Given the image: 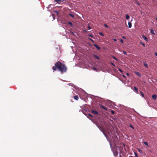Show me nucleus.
Returning <instances> with one entry per match:
<instances>
[{
	"label": "nucleus",
	"instance_id": "nucleus-1",
	"mask_svg": "<svg viewBox=\"0 0 157 157\" xmlns=\"http://www.w3.org/2000/svg\"><path fill=\"white\" fill-rule=\"evenodd\" d=\"M52 69L53 72L56 71L57 69L62 73L66 72L67 70V68L65 64L59 61L56 62L55 64V66L52 67Z\"/></svg>",
	"mask_w": 157,
	"mask_h": 157
},
{
	"label": "nucleus",
	"instance_id": "nucleus-2",
	"mask_svg": "<svg viewBox=\"0 0 157 157\" xmlns=\"http://www.w3.org/2000/svg\"><path fill=\"white\" fill-rule=\"evenodd\" d=\"M91 112L93 114L95 115H97L98 114V112L97 111L93 109L91 110Z\"/></svg>",
	"mask_w": 157,
	"mask_h": 157
},
{
	"label": "nucleus",
	"instance_id": "nucleus-3",
	"mask_svg": "<svg viewBox=\"0 0 157 157\" xmlns=\"http://www.w3.org/2000/svg\"><path fill=\"white\" fill-rule=\"evenodd\" d=\"M93 46L95 47L98 50H100L101 49V48L96 44H94Z\"/></svg>",
	"mask_w": 157,
	"mask_h": 157
},
{
	"label": "nucleus",
	"instance_id": "nucleus-4",
	"mask_svg": "<svg viewBox=\"0 0 157 157\" xmlns=\"http://www.w3.org/2000/svg\"><path fill=\"white\" fill-rule=\"evenodd\" d=\"M152 98L154 100H155L157 98V96L155 94L153 95L152 96Z\"/></svg>",
	"mask_w": 157,
	"mask_h": 157
},
{
	"label": "nucleus",
	"instance_id": "nucleus-5",
	"mask_svg": "<svg viewBox=\"0 0 157 157\" xmlns=\"http://www.w3.org/2000/svg\"><path fill=\"white\" fill-rule=\"evenodd\" d=\"M100 106L102 108H103V109H105V110H107V108L105 107L104 106L102 105H100Z\"/></svg>",
	"mask_w": 157,
	"mask_h": 157
},
{
	"label": "nucleus",
	"instance_id": "nucleus-6",
	"mask_svg": "<svg viewBox=\"0 0 157 157\" xmlns=\"http://www.w3.org/2000/svg\"><path fill=\"white\" fill-rule=\"evenodd\" d=\"M93 56H94V57L95 58L97 59L98 60H100V58H99V57L97 55H94Z\"/></svg>",
	"mask_w": 157,
	"mask_h": 157
},
{
	"label": "nucleus",
	"instance_id": "nucleus-7",
	"mask_svg": "<svg viewBox=\"0 0 157 157\" xmlns=\"http://www.w3.org/2000/svg\"><path fill=\"white\" fill-rule=\"evenodd\" d=\"M54 1L59 4H60L62 2V1L61 0H54Z\"/></svg>",
	"mask_w": 157,
	"mask_h": 157
},
{
	"label": "nucleus",
	"instance_id": "nucleus-8",
	"mask_svg": "<svg viewBox=\"0 0 157 157\" xmlns=\"http://www.w3.org/2000/svg\"><path fill=\"white\" fill-rule=\"evenodd\" d=\"M142 37L146 41H147L148 40V39L145 36H142Z\"/></svg>",
	"mask_w": 157,
	"mask_h": 157
},
{
	"label": "nucleus",
	"instance_id": "nucleus-9",
	"mask_svg": "<svg viewBox=\"0 0 157 157\" xmlns=\"http://www.w3.org/2000/svg\"><path fill=\"white\" fill-rule=\"evenodd\" d=\"M74 98L76 100H78V97L77 95H76L75 96H74Z\"/></svg>",
	"mask_w": 157,
	"mask_h": 157
},
{
	"label": "nucleus",
	"instance_id": "nucleus-10",
	"mask_svg": "<svg viewBox=\"0 0 157 157\" xmlns=\"http://www.w3.org/2000/svg\"><path fill=\"white\" fill-rule=\"evenodd\" d=\"M113 154L115 156H117L118 155V152L117 151H116L113 152Z\"/></svg>",
	"mask_w": 157,
	"mask_h": 157
},
{
	"label": "nucleus",
	"instance_id": "nucleus-11",
	"mask_svg": "<svg viewBox=\"0 0 157 157\" xmlns=\"http://www.w3.org/2000/svg\"><path fill=\"white\" fill-rule=\"evenodd\" d=\"M128 27L131 28L132 27V23L130 22H128Z\"/></svg>",
	"mask_w": 157,
	"mask_h": 157
},
{
	"label": "nucleus",
	"instance_id": "nucleus-12",
	"mask_svg": "<svg viewBox=\"0 0 157 157\" xmlns=\"http://www.w3.org/2000/svg\"><path fill=\"white\" fill-rule=\"evenodd\" d=\"M134 89L136 91V92L137 93H138V88L136 86L134 87Z\"/></svg>",
	"mask_w": 157,
	"mask_h": 157
},
{
	"label": "nucleus",
	"instance_id": "nucleus-13",
	"mask_svg": "<svg viewBox=\"0 0 157 157\" xmlns=\"http://www.w3.org/2000/svg\"><path fill=\"white\" fill-rule=\"evenodd\" d=\"M87 117H90V118H93V116L91 114H88Z\"/></svg>",
	"mask_w": 157,
	"mask_h": 157
},
{
	"label": "nucleus",
	"instance_id": "nucleus-14",
	"mask_svg": "<svg viewBox=\"0 0 157 157\" xmlns=\"http://www.w3.org/2000/svg\"><path fill=\"white\" fill-rule=\"evenodd\" d=\"M144 66L145 67H146V68H148V65H147V64L146 63H144Z\"/></svg>",
	"mask_w": 157,
	"mask_h": 157
},
{
	"label": "nucleus",
	"instance_id": "nucleus-15",
	"mask_svg": "<svg viewBox=\"0 0 157 157\" xmlns=\"http://www.w3.org/2000/svg\"><path fill=\"white\" fill-rule=\"evenodd\" d=\"M126 19L127 20H128L129 19V16L128 15H126Z\"/></svg>",
	"mask_w": 157,
	"mask_h": 157
},
{
	"label": "nucleus",
	"instance_id": "nucleus-16",
	"mask_svg": "<svg viewBox=\"0 0 157 157\" xmlns=\"http://www.w3.org/2000/svg\"><path fill=\"white\" fill-rule=\"evenodd\" d=\"M136 74L137 75H138V76H141V75H140V74L139 72H136Z\"/></svg>",
	"mask_w": 157,
	"mask_h": 157
},
{
	"label": "nucleus",
	"instance_id": "nucleus-17",
	"mask_svg": "<svg viewBox=\"0 0 157 157\" xmlns=\"http://www.w3.org/2000/svg\"><path fill=\"white\" fill-rule=\"evenodd\" d=\"M151 32L152 34H155V33H154V31L152 29H151Z\"/></svg>",
	"mask_w": 157,
	"mask_h": 157
},
{
	"label": "nucleus",
	"instance_id": "nucleus-18",
	"mask_svg": "<svg viewBox=\"0 0 157 157\" xmlns=\"http://www.w3.org/2000/svg\"><path fill=\"white\" fill-rule=\"evenodd\" d=\"M140 43L141 44H142V45L144 46H144H145V44H144V43H143V42H140Z\"/></svg>",
	"mask_w": 157,
	"mask_h": 157
},
{
	"label": "nucleus",
	"instance_id": "nucleus-19",
	"mask_svg": "<svg viewBox=\"0 0 157 157\" xmlns=\"http://www.w3.org/2000/svg\"><path fill=\"white\" fill-rule=\"evenodd\" d=\"M68 24L70 25H71V26H73V24L71 22H68Z\"/></svg>",
	"mask_w": 157,
	"mask_h": 157
},
{
	"label": "nucleus",
	"instance_id": "nucleus-20",
	"mask_svg": "<svg viewBox=\"0 0 157 157\" xmlns=\"http://www.w3.org/2000/svg\"><path fill=\"white\" fill-rule=\"evenodd\" d=\"M69 15L71 16V17H72L73 18H74V16L71 13H69Z\"/></svg>",
	"mask_w": 157,
	"mask_h": 157
},
{
	"label": "nucleus",
	"instance_id": "nucleus-21",
	"mask_svg": "<svg viewBox=\"0 0 157 157\" xmlns=\"http://www.w3.org/2000/svg\"><path fill=\"white\" fill-rule=\"evenodd\" d=\"M140 94L141 95V96H142L144 98V94H143V93L142 92V91H140Z\"/></svg>",
	"mask_w": 157,
	"mask_h": 157
},
{
	"label": "nucleus",
	"instance_id": "nucleus-22",
	"mask_svg": "<svg viewBox=\"0 0 157 157\" xmlns=\"http://www.w3.org/2000/svg\"><path fill=\"white\" fill-rule=\"evenodd\" d=\"M111 113L113 114H114V113H115V112L113 110H112L111 111Z\"/></svg>",
	"mask_w": 157,
	"mask_h": 157
},
{
	"label": "nucleus",
	"instance_id": "nucleus-23",
	"mask_svg": "<svg viewBox=\"0 0 157 157\" xmlns=\"http://www.w3.org/2000/svg\"><path fill=\"white\" fill-rule=\"evenodd\" d=\"M138 151H139L140 153H142V151H141V150L140 149L138 148Z\"/></svg>",
	"mask_w": 157,
	"mask_h": 157
},
{
	"label": "nucleus",
	"instance_id": "nucleus-24",
	"mask_svg": "<svg viewBox=\"0 0 157 157\" xmlns=\"http://www.w3.org/2000/svg\"><path fill=\"white\" fill-rule=\"evenodd\" d=\"M99 34L100 35H101V36H104V34L103 33H99Z\"/></svg>",
	"mask_w": 157,
	"mask_h": 157
},
{
	"label": "nucleus",
	"instance_id": "nucleus-25",
	"mask_svg": "<svg viewBox=\"0 0 157 157\" xmlns=\"http://www.w3.org/2000/svg\"><path fill=\"white\" fill-rule=\"evenodd\" d=\"M118 70L121 73H122L123 72V71L120 68L118 69Z\"/></svg>",
	"mask_w": 157,
	"mask_h": 157
},
{
	"label": "nucleus",
	"instance_id": "nucleus-26",
	"mask_svg": "<svg viewBox=\"0 0 157 157\" xmlns=\"http://www.w3.org/2000/svg\"><path fill=\"white\" fill-rule=\"evenodd\" d=\"M88 28L89 29H91V28L90 27L89 24L88 25Z\"/></svg>",
	"mask_w": 157,
	"mask_h": 157
},
{
	"label": "nucleus",
	"instance_id": "nucleus-27",
	"mask_svg": "<svg viewBox=\"0 0 157 157\" xmlns=\"http://www.w3.org/2000/svg\"><path fill=\"white\" fill-rule=\"evenodd\" d=\"M144 144L146 145L147 146L148 145V144L147 142H144Z\"/></svg>",
	"mask_w": 157,
	"mask_h": 157
},
{
	"label": "nucleus",
	"instance_id": "nucleus-28",
	"mask_svg": "<svg viewBox=\"0 0 157 157\" xmlns=\"http://www.w3.org/2000/svg\"><path fill=\"white\" fill-rule=\"evenodd\" d=\"M130 127L131 128H132L133 129H134V127H133L132 125L130 124Z\"/></svg>",
	"mask_w": 157,
	"mask_h": 157
},
{
	"label": "nucleus",
	"instance_id": "nucleus-29",
	"mask_svg": "<svg viewBox=\"0 0 157 157\" xmlns=\"http://www.w3.org/2000/svg\"><path fill=\"white\" fill-rule=\"evenodd\" d=\"M111 64L112 65H113V66H114V67H115V64H114V63H113L111 62Z\"/></svg>",
	"mask_w": 157,
	"mask_h": 157
},
{
	"label": "nucleus",
	"instance_id": "nucleus-30",
	"mask_svg": "<svg viewBox=\"0 0 157 157\" xmlns=\"http://www.w3.org/2000/svg\"><path fill=\"white\" fill-rule=\"evenodd\" d=\"M104 26L105 27H106V28H108V25L106 24H104Z\"/></svg>",
	"mask_w": 157,
	"mask_h": 157
},
{
	"label": "nucleus",
	"instance_id": "nucleus-31",
	"mask_svg": "<svg viewBox=\"0 0 157 157\" xmlns=\"http://www.w3.org/2000/svg\"><path fill=\"white\" fill-rule=\"evenodd\" d=\"M55 13H56L57 14H58V12L57 11H54Z\"/></svg>",
	"mask_w": 157,
	"mask_h": 157
},
{
	"label": "nucleus",
	"instance_id": "nucleus-32",
	"mask_svg": "<svg viewBox=\"0 0 157 157\" xmlns=\"http://www.w3.org/2000/svg\"><path fill=\"white\" fill-rule=\"evenodd\" d=\"M88 36L91 37L92 38H93V35H90V34Z\"/></svg>",
	"mask_w": 157,
	"mask_h": 157
},
{
	"label": "nucleus",
	"instance_id": "nucleus-33",
	"mask_svg": "<svg viewBox=\"0 0 157 157\" xmlns=\"http://www.w3.org/2000/svg\"><path fill=\"white\" fill-rule=\"evenodd\" d=\"M90 39V40H91V41L92 42H93V43H94V41L92 39Z\"/></svg>",
	"mask_w": 157,
	"mask_h": 157
},
{
	"label": "nucleus",
	"instance_id": "nucleus-34",
	"mask_svg": "<svg viewBox=\"0 0 157 157\" xmlns=\"http://www.w3.org/2000/svg\"><path fill=\"white\" fill-rule=\"evenodd\" d=\"M123 53L125 55L126 54V53H127L125 51H124L123 52Z\"/></svg>",
	"mask_w": 157,
	"mask_h": 157
},
{
	"label": "nucleus",
	"instance_id": "nucleus-35",
	"mask_svg": "<svg viewBox=\"0 0 157 157\" xmlns=\"http://www.w3.org/2000/svg\"><path fill=\"white\" fill-rule=\"evenodd\" d=\"M120 41L122 43H123V40H122V39H121L120 40Z\"/></svg>",
	"mask_w": 157,
	"mask_h": 157
},
{
	"label": "nucleus",
	"instance_id": "nucleus-36",
	"mask_svg": "<svg viewBox=\"0 0 157 157\" xmlns=\"http://www.w3.org/2000/svg\"><path fill=\"white\" fill-rule=\"evenodd\" d=\"M113 58L115 60H117V58H116L115 57L113 56Z\"/></svg>",
	"mask_w": 157,
	"mask_h": 157
},
{
	"label": "nucleus",
	"instance_id": "nucleus-37",
	"mask_svg": "<svg viewBox=\"0 0 157 157\" xmlns=\"http://www.w3.org/2000/svg\"><path fill=\"white\" fill-rule=\"evenodd\" d=\"M122 37L124 39H126V38L125 36H123Z\"/></svg>",
	"mask_w": 157,
	"mask_h": 157
},
{
	"label": "nucleus",
	"instance_id": "nucleus-38",
	"mask_svg": "<svg viewBox=\"0 0 157 157\" xmlns=\"http://www.w3.org/2000/svg\"><path fill=\"white\" fill-rule=\"evenodd\" d=\"M155 56H157V52H155Z\"/></svg>",
	"mask_w": 157,
	"mask_h": 157
},
{
	"label": "nucleus",
	"instance_id": "nucleus-39",
	"mask_svg": "<svg viewBox=\"0 0 157 157\" xmlns=\"http://www.w3.org/2000/svg\"><path fill=\"white\" fill-rule=\"evenodd\" d=\"M113 40L114 41H117V40L115 39H113Z\"/></svg>",
	"mask_w": 157,
	"mask_h": 157
},
{
	"label": "nucleus",
	"instance_id": "nucleus-40",
	"mask_svg": "<svg viewBox=\"0 0 157 157\" xmlns=\"http://www.w3.org/2000/svg\"><path fill=\"white\" fill-rule=\"evenodd\" d=\"M126 75H127L128 76L129 75V73H127L126 74Z\"/></svg>",
	"mask_w": 157,
	"mask_h": 157
},
{
	"label": "nucleus",
	"instance_id": "nucleus-41",
	"mask_svg": "<svg viewBox=\"0 0 157 157\" xmlns=\"http://www.w3.org/2000/svg\"><path fill=\"white\" fill-rule=\"evenodd\" d=\"M135 155L136 156L138 157V155H137V154L136 153H135Z\"/></svg>",
	"mask_w": 157,
	"mask_h": 157
},
{
	"label": "nucleus",
	"instance_id": "nucleus-42",
	"mask_svg": "<svg viewBox=\"0 0 157 157\" xmlns=\"http://www.w3.org/2000/svg\"><path fill=\"white\" fill-rule=\"evenodd\" d=\"M123 77H124V78H126V76L124 75H123Z\"/></svg>",
	"mask_w": 157,
	"mask_h": 157
},
{
	"label": "nucleus",
	"instance_id": "nucleus-43",
	"mask_svg": "<svg viewBox=\"0 0 157 157\" xmlns=\"http://www.w3.org/2000/svg\"><path fill=\"white\" fill-rule=\"evenodd\" d=\"M83 31H84V32H86V33H87V31L86 30H83Z\"/></svg>",
	"mask_w": 157,
	"mask_h": 157
},
{
	"label": "nucleus",
	"instance_id": "nucleus-44",
	"mask_svg": "<svg viewBox=\"0 0 157 157\" xmlns=\"http://www.w3.org/2000/svg\"><path fill=\"white\" fill-rule=\"evenodd\" d=\"M94 70H95V69H96V68H94Z\"/></svg>",
	"mask_w": 157,
	"mask_h": 157
},
{
	"label": "nucleus",
	"instance_id": "nucleus-45",
	"mask_svg": "<svg viewBox=\"0 0 157 157\" xmlns=\"http://www.w3.org/2000/svg\"><path fill=\"white\" fill-rule=\"evenodd\" d=\"M130 157H133V156H130Z\"/></svg>",
	"mask_w": 157,
	"mask_h": 157
},
{
	"label": "nucleus",
	"instance_id": "nucleus-46",
	"mask_svg": "<svg viewBox=\"0 0 157 157\" xmlns=\"http://www.w3.org/2000/svg\"><path fill=\"white\" fill-rule=\"evenodd\" d=\"M156 19L157 20V17L156 18Z\"/></svg>",
	"mask_w": 157,
	"mask_h": 157
},
{
	"label": "nucleus",
	"instance_id": "nucleus-47",
	"mask_svg": "<svg viewBox=\"0 0 157 157\" xmlns=\"http://www.w3.org/2000/svg\"><path fill=\"white\" fill-rule=\"evenodd\" d=\"M156 81L157 82V79H156Z\"/></svg>",
	"mask_w": 157,
	"mask_h": 157
}]
</instances>
